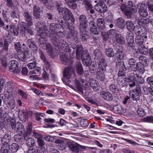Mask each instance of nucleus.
<instances>
[{
	"label": "nucleus",
	"mask_w": 153,
	"mask_h": 153,
	"mask_svg": "<svg viewBox=\"0 0 153 153\" xmlns=\"http://www.w3.org/2000/svg\"><path fill=\"white\" fill-rule=\"evenodd\" d=\"M120 8L123 14L128 18H131L137 11L135 4L131 1L128 2L127 6L125 4H122Z\"/></svg>",
	"instance_id": "obj_1"
},
{
	"label": "nucleus",
	"mask_w": 153,
	"mask_h": 153,
	"mask_svg": "<svg viewBox=\"0 0 153 153\" xmlns=\"http://www.w3.org/2000/svg\"><path fill=\"white\" fill-rule=\"evenodd\" d=\"M12 114V116L13 117H12L11 120H10V123L11 124L12 129L13 130V132H20L22 134H24L25 132V129L23 124L21 123L17 122L15 124L16 121L14 116H15V113H13Z\"/></svg>",
	"instance_id": "obj_2"
},
{
	"label": "nucleus",
	"mask_w": 153,
	"mask_h": 153,
	"mask_svg": "<svg viewBox=\"0 0 153 153\" xmlns=\"http://www.w3.org/2000/svg\"><path fill=\"white\" fill-rule=\"evenodd\" d=\"M72 48L75 49L71 54L73 57H74L76 53V59H80L82 57L86 55L88 52L87 51H84L81 45L76 46L75 45L72 46Z\"/></svg>",
	"instance_id": "obj_3"
},
{
	"label": "nucleus",
	"mask_w": 153,
	"mask_h": 153,
	"mask_svg": "<svg viewBox=\"0 0 153 153\" xmlns=\"http://www.w3.org/2000/svg\"><path fill=\"white\" fill-rule=\"evenodd\" d=\"M87 84L86 82L81 78L76 79L75 80V84L76 89L82 93V90L85 88L84 85Z\"/></svg>",
	"instance_id": "obj_4"
},
{
	"label": "nucleus",
	"mask_w": 153,
	"mask_h": 153,
	"mask_svg": "<svg viewBox=\"0 0 153 153\" xmlns=\"http://www.w3.org/2000/svg\"><path fill=\"white\" fill-rule=\"evenodd\" d=\"M48 31V29L46 26H45L44 27H39L37 30V35L39 37L40 39H45L47 36H48V34L46 31Z\"/></svg>",
	"instance_id": "obj_5"
},
{
	"label": "nucleus",
	"mask_w": 153,
	"mask_h": 153,
	"mask_svg": "<svg viewBox=\"0 0 153 153\" xmlns=\"http://www.w3.org/2000/svg\"><path fill=\"white\" fill-rule=\"evenodd\" d=\"M126 38L128 44V49L129 50H131L132 51H133L134 49L133 46L134 41L133 33L131 31L128 32Z\"/></svg>",
	"instance_id": "obj_6"
},
{
	"label": "nucleus",
	"mask_w": 153,
	"mask_h": 153,
	"mask_svg": "<svg viewBox=\"0 0 153 153\" xmlns=\"http://www.w3.org/2000/svg\"><path fill=\"white\" fill-rule=\"evenodd\" d=\"M139 6L140 8L138 11L140 15L144 17L148 15V13L146 5L144 4L138 3L137 4V7H138Z\"/></svg>",
	"instance_id": "obj_7"
},
{
	"label": "nucleus",
	"mask_w": 153,
	"mask_h": 153,
	"mask_svg": "<svg viewBox=\"0 0 153 153\" xmlns=\"http://www.w3.org/2000/svg\"><path fill=\"white\" fill-rule=\"evenodd\" d=\"M94 7L96 10L100 13H103L107 10V7L103 2H98Z\"/></svg>",
	"instance_id": "obj_8"
},
{
	"label": "nucleus",
	"mask_w": 153,
	"mask_h": 153,
	"mask_svg": "<svg viewBox=\"0 0 153 153\" xmlns=\"http://www.w3.org/2000/svg\"><path fill=\"white\" fill-rule=\"evenodd\" d=\"M59 13L62 15L63 17V20L68 21L72 13L71 12L66 8H62L61 10L59 11Z\"/></svg>",
	"instance_id": "obj_9"
},
{
	"label": "nucleus",
	"mask_w": 153,
	"mask_h": 153,
	"mask_svg": "<svg viewBox=\"0 0 153 153\" xmlns=\"http://www.w3.org/2000/svg\"><path fill=\"white\" fill-rule=\"evenodd\" d=\"M129 94L131 96V98L133 100L137 101L139 100L141 95V91L139 88H136L134 91H129Z\"/></svg>",
	"instance_id": "obj_10"
},
{
	"label": "nucleus",
	"mask_w": 153,
	"mask_h": 153,
	"mask_svg": "<svg viewBox=\"0 0 153 153\" xmlns=\"http://www.w3.org/2000/svg\"><path fill=\"white\" fill-rule=\"evenodd\" d=\"M60 59L62 63L65 65H71L72 62L69 56L65 53H61Z\"/></svg>",
	"instance_id": "obj_11"
},
{
	"label": "nucleus",
	"mask_w": 153,
	"mask_h": 153,
	"mask_svg": "<svg viewBox=\"0 0 153 153\" xmlns=\"http://www.w3.org/2000/svg\"><path fill=\"white\" fill-rule=\"evenodd\" d=\"M10 72L17 74L19 72L18 66V62L15 60L10 61Z\"/></svg>",
	"instance_id": "obj_12"
},
{
	"label": "nucleus",
	"mask_w": 153,
	"mask_h": 153,
	"mask_svg": "<svg viewBox=\"0 0 153 153\" xmlns=\"http://www.w3.org/2000/svg\"><path fill=\"white\" fill-rule=\"evenodd\" d=\"M72 72V70L69 67H66L65 68L63 72V76L64 78L65 79L66 81H63L64 82L69 81V79L71 77Z\"/></svg>",
	"instance_id": "obj_13"
},
{
	"label": "nucleus",
	"mask_w": 153,
	"mask_h": 153,
	"mask_svg": "<svg viewBox=\"0 0 153 153\" xmlns=\"http://www.w3.org/2000/svg\"><path fill=\"white\" fill-rule=\"evenodd\" d=\"M23 15L24 19L26 22L28 26H30L33 25V20L31 14L29 13L28 12H25Z\"/></svg>",
	"instance_id": "obj_14"
},
{
	"label": "nucleus",
	"mask_w": 153,
	"mask_h": 153,
	"mask_svg": "<svg viewBox=\"0 0 153 153\" xmlns=\"http://www.w3.org/2000/svg\"><path fill=\"white\" fill-rule=\"evenodd\" d=\"M33 16L36 19L41 18L42 16V10H41L39 6H34L33 7Z\"/></svg>",
	"instance_id": "obj_15"
},
{
	"label": "nucleus",
	"mask_w": 153,
	"mask_h": 153,
	"mask_svg": "<svg viewBox=\"0 0 153 153\" xmlns=\"http://www.w3.org/2000/svg\"><path fill=\"white\" fill-rule=\"evenodd\" d=\"M49 28L48 32L49 33V34H50L51 36H52L53 34H55V33L60 29L59 25L54 23L51 24Z\"/></svg>",
	"instance_id": "obj_16"
},
{
	"label": "nucleus",
	"mask_w": 153,
	"mask_h": 153,
	"mask_svg": "<svg viewBox=\"0 0 153 153\" xmlns=\"http://www.w3.org/2000/svg\"><path fill=\"white\" fill-rule=\"evenodd\" d=\"M89 26L91 34L94 35L99 34L100 31L97 27L95 22L93 21H91L89 23Z\"/></svg>",
	"instance_id": "obj_17"
},
{
	"label": "nucleus",
	"mask_w": 153,
	"mask_h": 153,
	"mask_svg": "<svg viewBox=\"0 0 153 153\" xmlns=\"http://www.w3.org/2000/svg\"><path fill=\"white\" fill-rule=\"evenodd\" d=\"M68 145L71 151L75 153H78L79 152V144L76 143L69 142L68 143Z\"/></svg>",
	"instance_id": "obj_18"
},
{
	"label": "nucleus",
	"mask_w": 153,
	"mask_h": 153,
	"mask_svg": "<svg viewBox=\"0 0 153 153\" xmlns=\"http://www.w3.org/2000/svg\"><path fill=\"white\" fill-rule=\"evenodd\" d=\"M147 32L146 28L143 26H140L137 29L135 30V34L137 36H146Z\"/></svg>",
	"instance_id": "obj_19"
},
{
	"label": "nucleus",
	"mask_w": 153,
	"mask_h": 153,
	"mask_svg": "<svg viewBox=\"0 0 153 153\" xmlns=\"http://www.w3.org/2000/svg\"><path fill=\"white\" fill-rule=\"evenodd\" d=\"M126 62L124 63L121 61H118L116 62V66L117 69L120 71H126L129 66L127 65Z\"/></svg>",
	"instance_id": "obj_20"
},
{
	"label": "nucleus",
	"mask_w": 153,
	"mask_h": 153,
	"mask_svg": "<svg viewBox=\"0 0 153 153\" xmlns=\"http://www.w3.org/2000/svg\"><path fill=\"white\" fill-rule=\"evenodd\" d=\"M44 49L46 50L48 54L51 57L53 58L56 55L55 49L52 47L50 44H46L45 45V48H44Z\"/></svg>",
	"instance_id": "obj_21"
},
{
	"label": "nucleus",
	"mask_w": 153,
	"mask_h": 153,
	"mask_svg": "<svg viewBox=\"0 0 153 153\" xmlns=\"http://www.w3.org/2000/svg\"><path fill=\"white\" fill-rule=\"evenodd\" d=\"M86 17L84 15H81L79 18V21L80 22V25L79 29H85L86 28L87 26L86 21L85 20Z\"/></svg>",
	"instance_id": "obj_22"
},
{
	"label": "nucleus",
	"mask_w": 153,
	"mask_h": 153,
	"mask_svg": "<svg viewBox=\"0 0 153 153\" xmlns=\"http://www.w3.org/2000/svg\"><path fill=\"white\" fill-rule=\"evenodd\" d=\"M83 64L87 66H88L91 65V58L89 56L88 53H87L86 55L83 56L81 58Z\"/></svg>",
	"instance_id": "obj_23"
},
{
	"label": "nucleus",
	"mask_w": 153,
	"mask_h": 153,
	"mask_svg": "<svg viewBox=\"0 0 153 153\" xmlns=\"http://www.w3.org/2000/svg\"><path fill=\"white\" fill-rule=\"evenodd\" d=\"M100 96L105 100L111 101L113 97L112 95L108 91H103L100 93Z\"/></svg>",
	"instance_id": "obj_24"
},
{
	"label": "nucleus",
	"mask_w": 153,
	"mask_h": 153,
	"mask_svg": "<svg viewBox=\"0 0 153 153\" xmlns=\"http://www.w3.org/2000/svg\"><path fill=\"white\" fill-rule=\"evenodd\" d=\"M86 28H85V29H79L80 30V38L82 41L85 42L88 39L89 37L88 32L86 31Z\"/></svg>",
	"instance_id": "obj_25"
},
{
	"label": "nucleus",
	"mask_w": 153,
	"mask_h": 153,
	"mask_svg": "<svg viewBox=\"0 0 153 153\" xmlns=\"http://www.w3.org/2000/svg\"><path fill=\"white\" fill-rule=\"evenodd\" d=\"M39 53L40 59L45 63V67L46 68V69H47L49 67L50 65L46 58V56L43 52L40 50H39Z\"/></svg>",
	"instance_id": "obj_26"
},
{
	"label": "nucleus",
	"mask_w": 153,
	"mask_h": 153,
	"mask_svg": "<svg viewBox=\"0 0 153 153\" xmlns=\"http://www.w3.org/2000/svg\"><path fill=\"white\" fill-rule=\"evenodd\" d=\"M27 43L28 46L31 48L34 52L36 53L38 50V48L35 41L32 39H29L27 41Z\"/></svg>",
	"instance_id": "obj_27"
},
{
	"label": "nucleus",
	"mask_w": 153,
	"mask_h": 153,
	"mask_svg": "<svg viewBox=\"0 0 153 153\" xmlns=\"http://www.w3.org/2000/svg\"><path fill=\"white\" fill-rule=\"evenodd\" d=\"M63 17L61 16H59L58 18V22L59 23V25L63 27L68 28L69 29H71V25H70L68 22L67 21V20H65L64 22L63 21L62 19Z\"/></svg>",
	"instance_id": "obj_28"
},
{
	"label": "nucleus",
	"mask_w": 153,
	"mask_h": 153,
	"mask_svg": "<svg viewBox=\"0 0 153 153\" xmlns=\"http://www.w3.org/2000/svg\"><path fill=\"white\" fill-rule=\"evenodd\" d=\"M129 77V78H132L134 80L140 84H143L144 82V78L138 74H136L134 76H130Z\"/></svg>",
	"instance_id": "obj_29"
},
{
	"label": "nucleus",
	"mask_w": 153,
	"mask_h": 153,
	"mask_svg": "<svg viewBox=\"0 0 153 153\" xmlns=\"http://www.w3.org/2000/svg\"><path fill=\"white\" fill-rule=\"evenodd\" d=\"M117 83L121 87H123L127 85V79L123 76L118 77L117 79Z\"/></svg>",
	"instance_id": "obj_30"
},
{
	"label": "nucleus",
	"mask_w": 153,
	"mask_h": 153,
	"mask_svg": "<svg viewBox=\"0 0 153 153\" xmlns=\"http://www.w3.org/2000/svg\"><path fill=\"white\" fill-rule=\"evenodd\" d=\"M57 46H60L62 49L65 52H68L69 50V47L68 43L63 40L61 39L59 43Z\"/></svg>",
	"instance_id": "obj_31"
},
{
	"label": "nucleus",
	"mask_w": 153,
	"mask_h": 153,
	"mask_svg": "<svg viewBox=\"0 0 153 153\" xmlns=\"http://www.w3.org/2000/svg\"><path fill=\"white\" fill-rule=\"evenodd\" d=\"M29 136H25L24 137V138L25 140V143L26 144L30 147L33 146L35 144V140L32 137H28Z\"/></svg>",
	"instance_id": "obj_32"
},
{
	"label": "nucleus",
	"mask_w": 153,
	"mask_h": 153,
	"mask_svg": "<svg viewBox=\"0 0 153 153\" xmlns=\"http://www.w3.org/2000/svg\"><path fill=\"white\" fill-rule=\"evenodd\" d=\"M147 36H137L136 39V42L139 46L143 45H145V42L144 41V39H146Z\"/></svg>",
	"instance_id": "obj_33"
},
{
	"label": "nucleus",
	"mask_w": 153,
	"mask_h": 153,
	"mask_svg": "<svg viewBox=\"0 0 153 153\" xmlns=\"http://www.w3.org/2000/svg\"><path fill=\"white\" fill-rule=\"evenodd\" d=\"M98 27L102 30H104L105 28V26L104 20L102 18L98 19L97 21Z\"/></svg>",
	"instance_id": "obj_34"
},
{
	"label": "nucleus",
	"mask_w": 153,
	"mask_h": 153,
	"mask_svg": "<svg viewBox=\"0 0 153 153\" xmlns=\"http://www.w3.org/2000/svg\"><path fill=\"white\" fill-rule=\"evenodd\" d=\"M56 35L55 34H53L52 36H51L50 34H48V36L51 38V40L53 44L55 46H57L59 43L60 40L56 37Z\"/></svg>",
	"instance_id": "obj_35"
},
{
	"label": "nucleus",
	"mask_w": 153,
	"mask_h": 153,
	"mask_svg": "<svg viewBox=\"0 0 153 153\" xmlns=\"http://www.w3.org/2000/svg\"><path fill=\"white\" fill-rule=\"evenodd\" d=\"M140 63L143 66H147L149 64L148 58L146 56H141L139 58Z\"/></svg>",
	"instance_id": "obj_36"
},
{
	"label": "nucleus",
	"mask_w": 153,
	"mask_h": 153,
	"mask_svg": "<svg viewBox=\"0 0 153 153\" xmlns=\"http://www.w3.org/2000/svg\"><path fill=\"white\" fill-rule=\"evenodd\" d=\"M67 3L68 5L71 8L75 9L77 6V4L75 3V1H79L76 0H65Z\"/></svg>",
	"instance_id": "obj_37"
},
{
	"label": "nucleus",
	"mask_w": 153,
	"mask_h": 153,
	"mask_svg": "<svg viewBox=\"0 0 153 153\" xmlns=\"http://www.w3.org/2000/svg\"><path fill=\"white\" fill-rule=\"evenodd\" d=\"M116 24L117 26L120 28H122L125 26L124 20L122 18H118L116 20Z\"/></svg>",
	"instance_id": "obj_38"
},
{
	"label": "nucleus",
	"mask_w": 153,
	"mask_h": 153,
	"mask_svg": "<svg viewBox=\"0 0 153 153\" xmlns=\"http://www.w3.org/2000/svg\"><path fill=\"white\" fill-rule=\"evenodd\" d=\"M97 78L101 81H103L105 79V75L104 72L100 70L97 73Z\"/></svg>",
	"instance_id": "obj_39"
},
{
	"label": "nucleus",
	"mask_w": 153,
	"mask_h": 153,
	"mask_svg": "<svg viewBox=\"0 0 153 153\" xmlns=\"http://www.w3.org/2000/svg\"><path fill=\"white\" fill-rule=\"evenodd\" d=\"M116 40L117 42L122 44L125 43L124 38L120 34H117L116 35Z\"/></svg>",
	"instance_id": "obj_40"
},
{
	"label": "nucleus",
	"mask_w": 153,
	"mask_h": 153,
	"mask_svg": "<svg viewBox=\"0 0 153 153\" xmlns=\"http://www.w3.org/2000/svg\"><path fill=\"white\" fill-rule=\"evenodd\" d=\"M10 149V145L9 143H4L1 149V153H7Z\"/></svg>",
	"instance_id": "obj_41"
},
{
	"label": "nucleus",
	"mask_w": 153,
	"mask_h": 153,
	"mask_svg": "<svg viewBox=\"0 0 153 153\" xmlns=\"http://www.w3.org/2000/svg\"><path fill=\"white\" fill-rule=\"evenodd\" d=\"M109 90L111 92L116 94L119 92L118 88L114 84L110 85L109 86Z\"/></svg>",
	"instance_id": "obj_42"
},
{
	"label": "nucleus",
	"mask_w": 153,
	"mask_h": 153,
	"mask_svg": "<svg viewBox=\"0 0 153 153\" xmlns=\"http://www.w3.org/2000/svg\"><path fill=\"white\" fill-rule=\"evenodd\" d=\"M32 125L31 123H28L27 128V131L24 133V137L25 136H29L31 134L32 129Z\"/></svg>",
	"instance_id": "obj_43"
},
{
	"label": "nucleus",
	"mask_w": 153,
	"mask_h": 153,
	"mask_svg": "<svg viewBox=\"0 0 153 153\" xmlns=\"http://www.w3.org/2000/svg\"><path fill=\"white\" fill-rule=\"evenodd\" d=\"M115 55L116 57L119 59H123L124 56L122 49L120 48L117 49Z\"/></svg>",
	"instance_id": "obj_44"
},
{
	"label": "nucleus",
	"mask_w": 153,
	"mask_h": 153,
	"mask_svg": "<svg viewBox=\"0 0 153 153\" xmlns=\"http://www.w3.org/2000/svg\"><path fill=\"white\" fill-rule=\"evenodd\" d=\"M126 25L127 29L130 31L133 30L135 28V26L133 22L130 20H128L126 22Z\"/></svg>",
	"instance_id": "obj_45"
},
{
	"label": "nucleus",
	"mask_w": 153,
	"mask_h": 153,
	"mask_svg": "<svg viewBox=\"0 0 153 153\" xmlns=\"http://www.w3.org/2000/svg\"><path fill=\"white\" fill-rule=\"evenodd\" d=\"M113 109L115 112L117 114H121L123 111L122 107L120 105H117L113 107Z\"/></svg>",
	"instance_id": "obj_46"
},
{
	"label": "nucleus",
	"mask_w": 153,
	"mask_h": 153,
	"mask_svg": "<svg viewBox=\"0 0 153 153\" xmlns=\"http://www.w3.org/2000/svg\"><path fill=\"white\" fill-rule=\"evenodd\" d=\"M10 33H11L12 35L14 36H17L18 35L17 29L14 25H10Z\"/></svg>",
	"instance_id": "obj_47"
},
{
	"label": "nucleus",
	"mask_w": 153,
	"mask_h": 153,
	"mask_svg": "<svg viewBox=\"0 0 153 153\" xmlns=\"http://www.w3.org/2000/svg\"><path fill=\"white\" fill-rule=\"evenodd\" d=\"M76 72L78 74L81 75L83 74L84 71L82 65L80 63H79L76 65Z\"/></svg>",
	"instance_id": "obj_48"
},
{
	"label": "nucleus",
	"mask_w": 153,
	"mask_h": 153,
	"mask_svg": "<svg viewBox=\"0 0 153 153\" xmlns=\"http://www.w3.org/2000/svg\"><path fill=\"white\" fill-rule=\"evenodd\" d=\"M83 3L85 5V7L88 10H90L92 8V6L91 1L89 0H83Z\"/></svg>",
	"instance_id": "obj_49"
},
{
	"label": "nucleus",
	"mask_w": 153,
	"mask_h": 153,
	"mask_svg": "<svg viewBox=\"0 0 153 153\" xmlns=\"http://www.w3.org/2000/svg\"><path fill=\"white\" fill-rule=\"evenodd\" d=\"M105 52L106 55L109 57H112L114 55V53L112 49L107 48L105 50Z\"/></svg>",
	"instance_id": "obj_50"
},
{
	"label": "nucleus",
	"mask_w": 153,
	"mask_h": 153,
	"mask_svg": "<svg viewBox=\"0 0 153 153\" xmlns=\"http://www.w3.org/2000/svg\"><path fill=\"white\" fill-rule=\"evenodd\" d=\"M10 146V151L12 153H16L19 149V146L16 143H13Z\"/></svg>",
	"instance_id": "obj_51"
},
{
	"label": "nucleus",
	"mask_w": 153,
	"mask_h": 153,
	"mask_svg": "<svg viewBox=\"0 0 153 153\" xmlns=\"http://www.w3.org/2000/svg\"><path fill=\"white\" fill-rule=\"evenodd\" d=\"M143 45L139 47V51L140 53L144 55H146L148 52V49Z\"/></svg>",
	"instance_id": "obj_52"
},
{
	"label": "nucleus",
	"mask_w": 153,
	"mask_h": 153,
	"mask_svg": "<svg viewBox=\"0 0 153 153\" xmlns=\"http://www.w3.org/2000/svg\"><path fill=\"white\" fill-rule=\"evenodd\" d=\"M94 153H112V151L109 149L100 150L99 149L95 148Z\"/></svg>",
	"instance_id": "obj_53"
},
{
	"label": "nucleus",
	"mask_w": 153,
	"mask_h": 153,
	"mask_svg": "<svg viewBox=\"0 0 153 153\" xmlns=\"http://www.w3.org/2000/svg\"><path fill=\"white\" fill-rule=\"evenodd\" d=\"M114 30H110L107 33H105L104 34H103L104 39L105 41L107 40L108 39V36L109 35H110L111 34L114 35Z\"/></svg>",
	"instance_id": "obj_54"
},
{
	"label": "nucleus",
	"mask_w": 153,
	"mask_h": 153,
	"mask_svg": "<svg viewBox=\"0 0 153 153\" xmlns=\"http://www.w3.org/2000/svg\"><path fill=\"white\" fill-rule=\"evenodd\" d=\"M94 54L95 58L99 59L102 56L101 52L99 49H96L94 51Z\"/></svg>",
	"instance_id": "obj_55"
},
{
	"label": "nucleus",
	"mask_w": 153,
	"mask_h": 153,
	"mask_svg": "<svg viewBox=\"0 0 153 153\" xmlns=\"http://www.w3.org/2000/svg\"><path fill=\"white\" fill-rule=\"evenodd\" d=\"M147 6L149 10L153 12V0H149L148 1Z\"/></svg>",
	"instance_id": "obj_56"
},
{
	"label": "nucleus",
	"mask_w": 153,
	"mask_h": 153,
	"mask_svg": "<svg viewBox=\"0 0 153 153\" xmlns=\"http://www.w3.org/2000/svg\"><path fill=\"white\" fill-rule=\"evenodd\" d=\"M55 136H46L44 137V139L46 141L52 142H54L55 140Z\"/></svg>",
	"instance_id": "obj_57"
},
{
	"label": "nucleus",
	"mask_w": 153,
	"mask_h": 153,
	"mask_svg": "<svg viewBox=\"0 0 153 153\" xmlns=\"http://www.w3.org/2000/svg\"><path fill=\"white\" fill-rule=\"evenodd\" d=\"M140 65V63H137L136 64L132 65L131 66V67L133 71H137Z\"/></svg>",
	"instance_id": "obj_58"
},
{
	"label": "nucleus",
	"mask_w": 153,
	"mask_h": 153,
	"mask_svg": "<svg viewBox=\"0 0 153 153\" xmlns=\"http://www.w3.org/2000/svg\"><path fill=\"white\" fill-rule=\"evenodd\" d=\"M25 34L28 36H32L34 34V32L30 28H27L25 30Z\"/></svg>",
	"instance_id": "obj_59"
},
{
	"label": "nucleus",
	"mask_w": 153,
	"mask_h": 153,
	"mask_svg": "<svg viewBox=\"0 0 153 153\" xmlns=\"http://www.w3.org/2000/svg\"><path fill=\"white\" fill-rule=\"evenodd\" d=\"M138 114L141 117H143L146 115V112L144 109L141 108H139L137 111Z\"/></svg>",
	"instance_id": "obj_60"
},
{
	"label": "nucleus",
	"mask_w": 153,
	"mask_h": 153,
	"mask_svg": "<svg viewBox=\"0 0 153 153\" xmlns=\"http://www.w3.org/2000/svg\"><path fill=\"white\" fill-rule=\"evenodd\" d=\"M143 120L145 122L153 123V116H147L143 118Z\"/></svg>",
	"instance_id": "obj_61"
},
{
	"label": "nucleus",
	"mask_w": 153,
	"mask_h": 153,
	"mask_svg": "<svg viewBox=\"0 0 153 153\" xmlns=\"http://www.w3.org/2000/svg\"><path fill=\"white\" fill-rule=\"evenodd\" d=\"M107 65L106 63L101 64H99V69L100 70H102V71H106V68Z\"/></svg>",
	"instance_id": "obj_62"
},
{
	"label": "nucleus",
	"mask_w": 153,
	"mask_h": 153,
	"mask_svg": "<svg viewBox=\"0 0 153 153\" xmlns=\"http://www.w3.org/2000/svg\"><path fill=\"white\" fill-rule=\"evenodd\" d=\"M15 48L17 50L18 53H22V51L21 49V45L19 42H17L15 45Z\"/></svg>",
	"instance_id": "obj_63"
},
{
	"label": "nucleus",
	"mask_w": 153,
	"mask_h": 153,
	"mask_svg": "<svg viewBox=\"0 0 153 153\" xmlns=\"http://www.w3.org/2000/svg\"><path fill=\"white\" fill-rule=\"evenodd\" d=\"M19 117L21 120L23 122H25L26 120L27 114L25 112H23L22 114L20 115Z\"/></svg>",
	"instance_id": "obj_64"
}]
</instances>
